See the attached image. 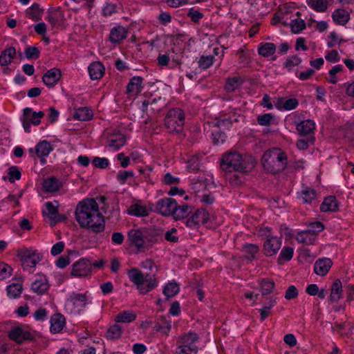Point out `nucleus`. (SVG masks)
Returning a JSON list of instances; mask_svg holds the SVG:
<instances>
[{
    "mask_svg": "<svg viewBox=\"0 0 354 354\" xmlns=\"http://www.w3.org/2000/svg\"><path fill=\"white\" fill-rule=\"evenodd\" d=\"M333 18L337 24L344 25L349 19V15L345 10L337 9L333 12Z\"/></svg>",
    "mask_w": 354,
    "mask_h": 354,
    "instance_id": "nucleus-32",
    "label": "nucleus"
},
{
    "mask_svg": "<svg viewBox=\"0 0 354 354\" xmlns=\"http://www.w3.org/2000/svg\"><path fill=\"white\" fill-rule=\"evenodd\" d=\"M43 12L44 10L41 9L38 4L34 3L26 10V15L29 19L37 21L41 19Z\"/></svg>",
    "mask_w": 354,
    "mask_h": 354,
    "instance_id": "nucleus-27",
    "label": "nucleus"
},
{
    "mask_svg": "<svg viewBox=\"0 0 354 354\" xmlns=\"http://www.w3.org/2000/svg\"><path fill=\"white\" fill-rule=\"evenodd\" d=\"M122 332V327L115 324L111 326L106 332V337L108 339H118L121 336Z\"/></svg>",
    "mask_w": 354,
    "mask_h": 354,
    "instance_id": "nucleus-42",
    "label": "nucleus"
},
{
    "mask_svg": "<svg viewBox=\"0 0 354 354\" xmlns=\"http://www.w3.org/2000/svg\"><path fill=\"white\" fill-rule=\"evenodd\" d=\"M302 199L305 203H310L316 198V191L310 187H305L301 191Z\"/></svg>",
    "mask_w": 354,
    "mask_h": 354,
    "instance_id": "nucleus-43",
    "label": "nucleus"
},
{
    "mask_svg": "<svg viewBox=\"0 0 354 354\" xmlns=\"http://www.w3.org/2000/svg\"><path fill=\"white\" fill-rule=\"evenodd\" d=\"M133 176V173L132 171H122L118 173L117 178L120 183L124 184L126 183L128 178L132 177Z\"/></svg>",
    "mask_w": 354,
    "mask_h": 354,
    "instance_id": "nucleus-61",
    "label": "nucleus"
},
{
    "mask_svg": "<svg viewBox=\"0 0 354 354\" xmlns=\"http://www.w3.org/2000/svg\"><path fill=\"white\" fill-rule=\"evenodd\" d=\"M194 215L198 224L206 223L209 219V213L205 209H198Z\"/></svg>",
    "mask_w": 354,
    "mask_h": 354,
    "instance_id": "nucleus-47",
    "label": "nucleus"
},
{
    "mask_svg": "<svg viewBox=\"0 0 354 354\" xmlns=\"http://www.w3.org/2000/svg\"><path fill=\"white\" fill-rule=\"evenodd\" d=\"M52 150L53 147L46 140L39 142L35 147V153L40 158V161L42 164L46 163L44 158L47 156Z\"/></svg>",
    "mask_w": 354,
    "mask_h": 354,
    "instance_id": "nucleus-14",
    "label": "nucleus"
},
{
    "mask_svg": "<svg viewBox=\"0 0 354 354\" xmlns=\"http://www.w3.org/2000/svg\"><path fill=\"white\" fill-rule=\"evenodd\" d=\"M243 82V80L240 77L227 78L225 85V89L227 92H233L242 84Z\"/></svg>",
    "mask_w": 354,
    "mask_h": 354,
    "instance_id": "nucleus-31",
    "label": "nucleus"
},
{
    "mask_svg": "<svg viewBox=\"0 0 354 354\" xmlns=\"http://www.w3.org/2000/svg\"><path fill=\"white\" fill-rule=\"evenodd\" d=\"M50 322V330L55 333H59L63 329L65 318L61 314H55L51 317Z\"/></svg>",
    "mask_w": 354,
    "mask_h": 354,
    "instance_id": "nucleus-24",
    "label": "nucleus"
},
{
    "mask_svg": "<svg viewBox=\"0 0 354 354\" xmlns=\"http://www.w3.org/2000/svg\"><path fill=\"white\" fill-rule=\"evenodd\" d=\"M292 255H293V248H290V247L284 248L280 253L281 257L286 261L290 260L292 257Z\"/></svg>",
    "mask_w": 354,
    "mask_h": 354,
    "instance_id": "nucleus-62",
    "label": "nucleus"
},
{
    "mask_svg": "<svg viewBox=\"0 0 354 354\" xmlns=\"http://www.w3.org/2000/svg\"><path fill=\"white\" fill-rule=\"evenodd\" d=\"M180 291L179 285L176 282L168 283L163 288V294L165 295L167 299L174 297Z\"/></svg>",
    "mask_w": 354,
    "mask_h": 354,
    "instance_id": "nucleus-28",
    "label": "nucleus"
},
{
    "mask_svg": "<svg viewBox=\"0 0 354 354\" xmlns=\"http://www.w3.org/2000/svg\"><path fill=\"white\" fill-rule=\"evenodd\" d=\"M8 179L10 183H14L16 180L21 178V172L17 167L12 166L8 169V177L4 176L3 180Z\"/></svg>",
    "mask_w": 354,
    "mask_h": 354,
    "instance_id": "nucleus-45",
    "label": "nucleus"
},
{
    "mask_svg": "<svg viewBox=\"0 0 354 354\" xmlns=\"http://www.w3.org/2000/svg\"><path fill=\"white\" fill-rule=\"evenodd\" d=\"M16 53V50L14 47H9L3 50L0 55V65L7 66L12 62Z\"/></svg>",
    "mask_w": 354,
    "mask_h": 354,
    "instance_id": "nucleus-23",
    "label": "nucleus"
},
{
    "mask_svg": "<svg viewBox=\"0 0 354 354\" xmlns=\"http://www.w3.org/2000/svg\"><path fill=\"white\" fill-rule=\"evenodd\" d=\"M127 32L126 29L122 26L113 28L109 35L111 41L113 43L120 41L126 37Z\"/></svg>",
    "mask_w": 354,
    "mask_h": 354,
    "instance_id": "nucleus-26",
    "label": "nucleus"
},
{
    "mask_svg": "<svg viewBox=\"0 0 354 354\" xmlns=\"http://www.w3.org/2000/svg\"><path fill=\"white\" fill-rule=\"evenodd\" d=\"M276 47L272 43H266L259 48V53L263 57H269L275 52Z\"/></svg>",
    "mask_w": 354,
    "mask_h": 354,
    "instance_id": "nucleus-41",
    "label": "nucleus"
},
{
    "mask_svg": "<svg viewBox=\"0 0 354 354\" xmlns=\"http://www.w3.org/2000/svg\"><path fill=\"white\" fill-rule=\"evenodd\" d=\"M263 167L268 172L277 174L284 170L287 165V156L279 148L266 151L261 158Z\"/></svg>",
    "mask_w": 354,
    "mask_h": 354,
    "instance_id": "nucleus-3",
    "label": "nucleus"
},
{
    "mask_svg": "<svg viewBox=\"0 0 354 354\" xmlns=\"http://www.w3.org/2000/svg\"><path fill=\"white\" fill-rule=\"evenodd\" d=\"M322 212H336L338 209V203L336 200L335 196H329L326 197L320 206Z\"/></svg>",
    "mask_w": 354,
    "mask_h": 354,
    "instance_id": "nucleus-20",
    "label": "nucleus"
},
{
    "mask_svg": "<svg viewBox=\"0 0 354 354\" xmlns=\"http://www.w3.org/2000/svg\"><path fill=\"white\" fill-rule=\"evenodd\" d=\"M22 285L19 283H13L7 287L8 295L11 298L19 297L22 292Z\"/></svg>",
    "mask_w": 354,
    "mask_h": 354,
    "instance_id": "nucleus-40",
    "label": "nucleus"
},
{
    "mask_svg": "<svg viewBox=\"0 0 354 354\" xmlns=\"http://www.w3.org/2000/svg\"><path fill=\"white\" fill-rule=\"evenodd\" d=\"M291 30L294 33H299L306 28L305 21L300 19L297 18L294 20H292L290 23Z\"/></svg>",
    "mask_w": 354,
    "mask_h": 354,
    "instance_id": "nucleus-44",
    "label": "nucleus"
},
{
    "mask_svg": "<svg viewBox=\"0 0 354 354\" xmlns=\"http://www.w3.org/2000/svg\"><path fill=\"white\" fill-rule=\"evenodd\" d=\"M21 261L23 266L33 268L39 261V257L38 254L34 252L31 253L29 251H26L21 256Z\"/></svg>",
    "mask_w": 354,
    "mask_h": 354,
    "instance_id": "nucleus-21",
    "label": "nucleus"
},
{
    "mask_svg": "<svg viewBox=\"0 0 354 354\" xmlns=\"http://www.w3.org/2000/svg\"><path fill=\"white\" fill-rule=\"evenodd\" d=\"M332 266L330 259H318L314 266V271L317 274L324 276L329 271Z\"/></svg>",
    "mask_w": 354,
    "mask_h": 354,
    "instance_id": "nucleus-17",
    "label": "nucleus"
},
{
    "mask_svg": "<svg viewBox=\"0 0 354 354\" xmlns=\"http://www.w3.org/2000/svg\"><path fill=\"white\" fill-rule=\"evenodd\" d=\"M315 128V123L310 120L302 121L297 126V130L301 136L313 137Z\"/></svg>",
    "mask_w": 354,
    "mask_h": 354,
    "instance_id": "nucleus-16",
    "label": "nucleus"
},
{
    "mask_svg": "<svg viewBox=\"0 0 354 354\" xmlns=\"http://www.w3.org/2000/svg\"><path fill=\"white\" fill-rule=\"evenodd\" d=\"M44 115L43 111L33 112L32 109L26 108L24 109L21 121L23 127L26 132H30V124L38 125L40 123V119Z\"/></svg>",
    "mask_w": 354,
    "mask_h": 354,
    "instance_id": "nucleus-8",
    "label": "nucleus"
},
{
    "mask_svg": "<svg viewBox=\"0 0 354 354\" xmlns=\"http://www.w3.org/2000/svg\"><path fill=\"white\" fill-rule=\"evenodd\" d=\"M308 227L309 228L306 230V231L310 232L311 235H315V237H317L319 232L323 231L324 229L323 223L319 221L310 223Z\"/></svg>",
    "mask_w": 354,
    "mask_h": 354,
    "instance_id": "nucleus-48",
    "label": "nucleus"
},
{
    "mask_svg": "<svg viewBox=\"0 0 354 354\" xmlns=\"http://www.w3.org/2000/svg\"><path fill=\"white\" fill-rule=\"evenodd\" d=\"M136 317L135 313L129 311H123L115 317V321L116 322L130 323L134 321Z\"/></svg>",
    "mask_w": 354,
    "mask_h": 354,
    "instance_id": "nucleus-39",
    "label": "nucleus"
},
{
    "mask_svg": "<svg viewBox=\"0 0 354 354\" xmlns=\"http://www.w3.org/2000/svg\"><path fill=\"white\" fill-rule=\"evenodd\" d=\"M273 116L270 113H266L263 115H259L257 118L258 123L261 126H268L270 125Z\"/></svg>",
    "mask_w": 354,
    "mask_h": 354,
    "instance_id": "nucleus-55",
    "label": "nucleus"
},
{
    "mask_svg": "<svg viewBox=\"0 0 354 354\" xmlns=\"http://www.w3.org/2000/svg\"><path fill=\"white\" fill-rule=\"evenodd\" d=\"M70 299L74 306L84 308L86 305L87 297L86 294L73 293L71 295Z\"/></svg>",
    "mask_w": 354,
    "mask_h": 354,
    "instance_id": "nucleus-37",
    "label": "nucleus"
},
{
    "mask_svg": "<svg viewBox=\"0 0 354 354\" xmlns=\"http://www.w3.org/2000/svg\"><path fill=\"white\" fill-rule=\"evenodd\" d=\"M176 204L177 203L174 199L165 198L157 203L156 209L163 216H172L175 208H176Z\"/></svg>",
    "mask_w": 354,
    "mask_h": 354,
    "instance_id": "nucleus-10",
    "label": "nucleus"
},
{
    "mask_svg": "<svg viewBox=\"0 0 354 354\" xmlns=\"http://www.w3.org/2000/svg\"><path fill=\"white\" fill-rule=\"evenodd\" d=\"M49 288V284L46 276L38 274L35 280L31 284L32 290L41 295L44 294Z\"/></svg>",
    "mask_w": 354,
    "mask_h": 354,
    "instance_id": "nucleus-12",
    "label": "nucleus"
},
{
    "mask_svg": "<svg viewBox=\"0 0 354 354\" xmlns=\"http://www.w3.org/2000/svg\"><path fill=\"white\" fill-rule=\"evenodd\" d=\"M43 187L46 192H57L60 189L62 183L57 178L50 177L44 181Z\"/></svg>",
    "mask_w": 354,
    "mask_h": 354,
    "instance_id": "nucleus-25",
    "label": "nucleus"
},
{
    "mask_svg": "<svg viewBox=\"0 0 354 354\" xmlns=\"http://www.w3.org/2000/svg\"><path fill=\"white\" fill-rule=\"evenodd\" d=\"M198 337L194 333H188L180 337L178 343L180 344L176 351L177 354H196L198 347L195 342L198 341Z\"/></svg>",
    "mask_w": 354,
    "mask_h": 354,
    "instance_id": "nucleus-7",
    "label": "nucleus"
},
{
    "mask_svg": "<svg viewBox=\"0 0 354 354\" xmlns=\"http://www.w3.org/2000/svg\"><path fill=\"white\" fill-rule=\"evenodd\" d=\"M176 232L175 228H172L171 230L167 231L165 233V238L167 241L176 243L178 241V237L174 234Z\"/></svg>",
    "mask_w": 354,
    "mask_h": 354,
    "instance_id": "nucleus-63",
    "label": "nucleus"
},
{
    "mask_svg": "<svg viewBox=\"0 0 354 354\" xmlns=\"http://www.w3.org/2000/svg\"><path fill=\"white\" fill-rule=\"evenodd\" d=\"M25 55L28 59L37 58L39 56V51L36 47H28L25 50Z\"/></svg>",
    "mask_w": 354,
    "mask_h": 354,
    "instance_id": "nucleus-56",
    "label": "nucleus"
},
{
    "mask_svg": "<svg viewBox=\"0 0 354 354\" xmlns=\"http://www.w3.org/2000/svg\"><path fill=\"white\" fill-rule=\"evenodd\" d=\"M75 218L81 227L94 233L103 232L105 221L94 198H86L78 203L75 208Z\"/></svg>",
    "mask_w": 354,
    "mask_h": 354,
    "instance_id": "nucleus-1",
    "label": "nucleus"
},
{
    "mask_svg": "<svg viewBox=\"0 0 354 354\" xmlns=\"http://www.w3.org/2000/svg\"><path fill=\"white\" fill-rule=\"evenodd\" d=\"M128 276L130 280L136 285L140 293L143 295L153 290L158 284L155 274H144L136 268L129 270Z\"/></svg>",
    "mask_w": 354,
    "mask_h": 354,
    "instance_id": "nucleus-5",
    "label": "nucleus"
},
{
    "mask_svg": "<svg viewBox=\"0 0 354 354\" xmlns=\"http://www.w3.org/2000/svg\"><path fill=\"white\" fill-rule=\"evenodd\" d=\"M8 337L17 344H21L24 341L32 338V335L29 332L24 330L20 327H16L11 330L8 333Z\"/></svg>",
    "mask_w": 354,
    "mask_h": 354,
    "instance_id": "nucleus-13",
    "label": "nucleus"
},
{
    "mask_svg": "<svg viewBox=\"0 0 354 354\" xmlns=\"http://www.w3.org/2000/svg\"><path fill=\"white\" fill-rule=\"evenodd\" d=\"M184 120L185 115L181 109H171L165 117V127L169 132L179 133L183 129Z\"/></svg>",
    "mask_w": 354,
    "mask_h": 354,
    "instance_id": "nucleus-6",
    "label": "nucleus"
},
{
    "mask_svg": "<svg viewBox=\"0 0 354 354\" xmlns=\"http://www.w3.org/2000/svg\"><path fill=\"white\" fill-rule=\"evenodd\" d=\"M142 79L140 77H133L127 86V93L131 97L136 96L142 89Z\"/></svg>",
    "mask_w": 354,
    "mask_h": 354,
    "instance_id": "nucleus-18",
    "label": "nucleus"
},
{
    "mask_svg": "<svg viewBox=\"0 0 354 354\" xmlns=\"http://www.w3.org/2000/svg\"><path fill=\"white\" fill-rule=\"evenodd\" d=\"M214 60V56H202L199 61L198 65L203 69H206L209 68L212 64Z\"/></svg>",
    "mask_w": 354,
    "mask_h": 354,
    "instance_id": "nucleus-50",
    "label": "nucleus"
},
{
    "mask_svg": "<svg viewBox=\"0 0 354 354\" xmlns=\"http://www.w3.org/2000/svg\"><path fill=\"white\" fill-rule=\"evenodd\" d=\"M255 166L254 159L248 155H241L238 152H230L223 156L221 167L225 172L239 171L249 172Z\"/></svg>",
    "mask_w": 354,
    "mask_h": 354,
    "instance_id": "nucleus-2",
    "label": "nucleus"
},
{
    "mask_svg": "<svg viewBox=\"0 0 354 354\" xmlns=\"http://www.w3.org/2000/svg\"><path fill=\"white\" fill-rule=\"evenodd\" d=\"M308 5L317 12H324L328 8V0H307Z\"/></svg>",
    "mask_w": 354,
    "mask_h": 354,
    "instance_id": "nucleus-36",
    "label": "nucleus"
},
{
    "mask_svg": "<svg viewBox=\"0 0 354 354\" xmlns=\"http://www.w3.org/2000/svg\"><path fill=\"white\" fill-rule=\"evenodd\" d=\"M88 72L92 80L100 79L104 73V67L99 62H95L88 66Z\"/></svg>",
    "mask_w": 354,
    "mask_h": 354,
    "instance_id": "nucleus-22",
    "label": "nucleus"
},
{
    "mask_svg": "<svg viewBox=\"0 0 354 354\" xmlns=\"http://www.w3.org/2000/svg\"><path fill=\"white\" fill-rule=\"evenodd\" d=\"M275 283L272 280L263 279L260 283V289L263 295L270 294L274 290Z\"/></svg>",
    "mask_w": 354,
    "mask_h": 354,
    "instance_id": "nucleus-38",
    "label": "nucleus"
},
{
    "mask_svg": "<svg viewBox=\"0 0 354 354\" xmlns=\"http://www.w3.org/2000/svg\"><path fill=\"white\" fill-rule=\"evenodd\" d=\"M283 103V108L286 110H292L295 109L298 105V100L295 98H291L283 102V100H280L278 102L277 106H279V104Z\"/></svg>",
    "mask_w": 354,
    "mask_h": 354,
    "instance_id": "nucleus-49",
    "label": "nucleus"
},
{
    "mask_svg": "<svg viewBox=\"0 0 354 354\" xmlns=\"http://www.w3.org/2000/svg\"><path fill=\"white\" fill-rule=\"evenodd\" d=\"M342 66L341 65H336L332 68L331 70L328 72V81L331 84H336L337 79L335 77V74L339 73L342 71Z\"/></svg>",
    "mask_w": 354,
    "mask_h": 354,
    "instance_id": "nucleus-51",
    "label": "nucleus"
},
{
    "mask_svg": "<svg viewBox=\"0 0 354 354\" xmlns=\"http://www.w3.org/2000/svg\"><path fill=\"white\" fill-rule=\"evenodd\" d=\"M93 164L98 168H106L109 165V160L104 158L96 157L93 160Z\"/></svg>",
    "mask_w": 354,
    "mask_h": 354,
    "instance_id": "nucleus-59",
    "label": "nucleus"
},
{
    "mask_svg": "<svg viewBox=\"0 0 354 354\" xmlns=\"http://www.w3.org/2000/svg\"><path fill=\"white\" fill-rule=\"evenodd\" d=\"M125 142L126 139L123 134H116L111 136L109 145L114 150H118Z\"/></svg>",
    "mask_w": 354,
    "mask_h": 354,
    "instance_id": "nucleus-30",
    "label": "nucleus"
},
{
    "mask_svg": "<svg viewBox=\"0 0 354 354\" xmlns=\"http://www.w3.org/2000/svg\"><path fill=\"white\" fill-rule=\"evenodd\" d=\"M91 272V264L86 259H82L73 265L71 275L77 277L88 276Z\"/></svg>",
    "mask_w": 354,
    "mask_h": 354,
    "instance_id": "nucleus-9",
    "label": "nucleus"
},
{
    "mask_svg": "<svg viewBox=\"0 0 354 354\" xmlns=\"http://www.w3.org/2000/svg\"><path fill=\"white\" fill-rule=\"evenodd\" d=\"M281 247V240L271 236L266 239L263 244V251L266 256L271 257L277 253Z\"/></svg>",
    "mask_w": 354,
    "mask_h": 354,
    "instance_id": "nucleus-11",
    "label": "nucleus"
},
{
    "mask_svg": "<svg viewBox=\"0 0 354 354\" xmlns=\"http://www.w3.org/2000/svg\"><path fill=\"white\" fill-rule=\"evenodd\" d=\"M46 207L48 212L46 214L50 219H55L58 214L57 207L55 206L53 203L47 202Z\"/></svg>",
    "mask_w": 354,
    "mask_h": 354,
    "instance_id": "nucleus-52",
    "label": "nucleus"
},
{
    "mask_svg": "<svg viewBox=\"0 0 354 354\" xmlns=\"http://www.w3.org/2000/svg\"><path fill=\"white\" fill-rule=\"evenodd\" d=\"M128 213L136 216H146L149 214V210L145 206L133 204L129 207Z\"/></svg>",
    "mask_w": 354,
    "mask_h": 354,
    "instance_id": "nucleus-33",
    "label": "nucleus"
},
{
    "mask_svg": "<svg viewBox=\"0 0 354 354\" xmlns=\"http://www.w3.org/2000/svg\"><path fill=\"white\" fill-rule=\"evenodd\" d=\"M296 239L299 243H305L306 245H313L316 240V237L315 235H311L310 232L305 230L299 232L297 235Z\"/></svg>",
    "mask_w": 354,
    "mask_h": 354,
    "instance_id": "nucleus-34",
    "label": "nucleus"
},
{
    "mask_svg": "<svg viewBox=\"0 0 354 354\" xmlns=\"http://www.w3.org/2000/svg\"><path fill=\"white\" fill-rule=\"evenodd\" d=\"M244 252L248 254L246 256V259L249 261H252L254 259L255 254L259 251V248L257 245L254 244H248L245 245L243 247Z\"/></svg>",
    "mask_w": 354,
    "mask_h": 354,
    "instance_id": "nucleus-46",
    "label": "nucleus"
},
{
    "mask_svg": "<svg viewBox=\"0 0 354 354\" xmlns=\"http://www.w3.org/2000/svg\"><path fill=\"white\" fill-rule=\"evenodd\" d=\"M342 284L340 279H337L334 281L332 287L330 288V295L329 300L332 303H337L342 296Z\"/></svg>",
    "mask_w": 354,
    "mask_h": 354,
    "instance_id": "nucleus-19",
    "label": "nucleus"
},
{
    "mask_svg": "<svg viewBox=\"0 0 354 354\" xmlns=\"http://www.w3.org/2000/svg\"><path fill=\"white\" fill-rule=\"evenodd\" d=\"M165 324V326H160V321L158 319L157 322L155 323L153 330L156 332L160 331L165 335H168L171 328V324H169V323Z\"/></svg>",
    "mask_w": 354,
    "mask_h": 354,
    "instance_id": "nucleus-53",
    "label": "nucleus"
},
{
    "mask_svg": "<svg viewBox=\"0 0 354 354\" xmlns=\"http://www.w3.org/2000/svg\"><path fill=\"white\" fill-rule=\"evenodd\" d=\"M299 292L297 288L295 286H290L288 288L285 293V299L290 300L297 297Z\"/></svg>",
    "mask_w": 354,
    "mask_h": 354,
    "instance_id": "nucleus-54",
    "label": "nucleus"
},
{
    "mask_svg": "<svg viewBox=\"0 0 354 354\" xmlns=\"http://www.w3.org/2000/svg\"><path fill=\"white\" fill-rule=\"evenodd\" d=\"M189 209H190L189 206H188L187 205H176V208H175V210L174 211L172 216H173L174 218L176 220L183 219V218L187 217L189 214V213L191 212Z\"/></svg>",
    "mask_w": 354,
    "mask_h": 354,
    "instance_id": "nucleus-35",
    "label": "nucleus"
},
{
    "mask_svg": "<svg viewBox=\"0 0 354 354\" xmlns=\"http://www.w3.org/2000/svg\"><path fill=\"white\" fill-rule=\"evenodd\" d=\"M157 236L151 229H132L128 233V240L139 251L145 252L157 241Z\"/></svg>",
    "mask_w": 354,
    "mask_h": 354,
    "instance_id": "nucleus-4",
    "label": "nucleus"
},
{
    "mask_svg": "<svg viewBox=\"0 0 354 354\" xmlns=\"http://www.w3.org/2000/svg\"><path fill=\"white\" fill-rule=\"evenodd\" d=\"M187 16L191 18L192 21L196 23L201 19L203 18V15L201 12H200L199 11L194 10V8H192L189 10V12L187 13Z\"/></svg>",
    "mask_w": 354,
    "mask_h": 354,
    "instance_id": "nucleus-57",
    "label": "nucleus"
},
{
    "mask_svg": "<svg viewBox=\"0 0 354 354\" xmlns=\"http://www.w3.org/2000/svg\"><path fill=\"white\" fill-rule=\"evenodd\" d=\"M93 113L88 107H81L77 109L73 118L81 121H86L91 119Z\"/></svg>",
    "mask_w": 354,
    "mask_h": 354,
    "instance_id": "nucleus-29",
    "label": "nucleus"
},
{
    "mask_svg": "<svg viewBox=\"0 0 354 354\" xmlns=\"http://www.w3.org/2000/svg\"><path fill=\"white\" fill-rule=\"evenodd\" d=\"M61 71L56 68L48 71L43 76V82L48 87H53L60 79Z\"/></svg>",
    "mask_w": 354,
    "mask_h": 354,
    "instance_id": "nucleus-15",
    "label": "nucleus"
},
{
    "mask_svg": "<svg viewBox=\"0 0 354 354\" xmlns=\"http://www.w3.org/2000/svg\"><path fill=\"white\" fill-rule=\"evenodd\" d=\"M12 270V269L9 266L0 263V280H2L10 275Z\"/></svg>",
    "mask_w": 354,
    "mask_h": 354,
    "instance_id": "nucleus-60",
    "label": "nucleus"
},
{
    "mask_svg": "<svg viewBox=\"0 0 354 354\" xmlns=\"http://www.w3.org/2000/svg\"><path fill=\"white\" fill-rule=\"evenodd\" d=\"M64 248V242H58L55 245L53 246L51 248V254L53 256H56L60 254Z\"/></svg>",
    "mask_w": 354,
    "mask_h": 354,
    "instance_id": "nucleus-64",
    "label": "nucleus"
},
{
    "mask_svg": "<svg viewBox=\"0 0 354 354\" xmlns=\"http://www.w3.org/2000/svg\"><path fill=\"white\" fill-rule=\"evenodd\" d=\"M301 59L297 56H292L286 59L285 66L286 68H291L293 66H298L301 63Z\"/></svg>",
    "mask_w": 354,
    "mask_h": 354,
    "instance_id": "nucleus-58",
    "label": "nucleus"
}]
</instances>
